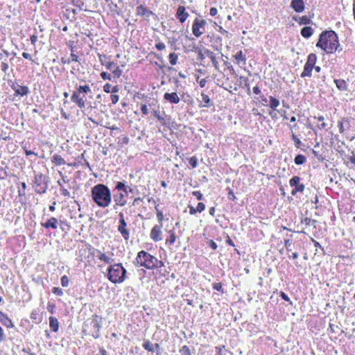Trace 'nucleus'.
<instances>
[{"instance_id": "nucleus-19", "label": "nucleus", "mask_w": 355, "mask_h": 355, "mask_svg": "<svg viewBox=\"0 0 355 355\" xmlns=\"http://www.w3.org/2000/svg\"><path fill=\"white\" fill-rule=\"evenodd\" d=\"M205 53L210 59L211 62L214 65V69H216L217 71H219L220 63L217 59L216 53L213 52V51L209 50V49H205Z\"/></svg>"}, {"instance_id": "nucleus-56", "label": "nucleus", "mask_w": 355, "mask_h": 355, "mask_svg": "<svg viewBox=\"0 0 355 355\" xmlns=\"http://www.w3.org/2000/svg\"><path fill=\"white\" fill-rule=\"evenodd\" d=\"M21 189L18 190L19 196H25L27 184L26 182L21 183Z\"/></svg>"}, {"instance_id": "nucleus-28", "label": "nucleus", "mask_w": 355, "mask_h": 355, "mask_svg": "<svg viewBox=\"0 0 355 355\" xmlns=\"http://www.w3.org/2000/svg\"><path fill=\"white\" fill-rule=\"evenodd\" d=\"M155 215L157 216V219L158 220V224H161L162 227L164 226L163 223L165 220V216L163 214L162 209L160 208L159 204L155 205Z\"/></svg>"}, {"instance_id": "nucleus-22", "label": "nucleus", "mask_w": 355, "mask_h": 355, "mask_svg": "<svg viewBox=\"0 0 355 355\" xmlns=\"http://www.w3.org/2000/svg\"><path fill=\"white\" fill-rule=\"evenodd\" d=\"M96 253V257L99 259V261H103L105 264H110L112 262V259L111 257H109L107 254L103 253V252L100 251V250H94V254Z\"/></svg>"}, {"instance_id": "nucleus-30", "label": "nucleus", "mask_w": 355, "mask_h": 355, "mask_svg": "<svg viewBox=\"0 0 355 355\" xmlns=\"http://www.w3.org/2000/svg\"><path fill=\"white\" fill-rule=\"evenodd\" d=\"M201 98L202 101H200L199 103L200 107H209L211 106L212 103L211 100L210 99V97L207 94L203 93V92L201 93Z\"/></svg>"}, {"instance_id": "nucleus-51", "label": "nucleus", "mask_w": 355, "mask_h": 355, "mask_svg": "<svg viewBox=\"0 0 355 355\" xmlns=\"http://www.w3.org/2000/svg\"><path fill=\"white\" fill-rule=\"evenodd\" d=\"M189 163L191 167H196L198 164V157H191L189 159Z\"/></svg>"}, {"instance_id": "nucleus-5", "label": "nucleus", "mask_w": 355, "mask_h": 355, "mask_svg": "<svg viewBox=\"0 0 355 355\" xmlns=\"http://www.w3.org/2000/svg\"><path fill=\"white\" fill-rule=\"evenodd\" d=\"M107 271V278L113 283L124 282L127 277V270L122 263H110Z\"/></svg>"}, {"instance_id": "nucleus-24", "label": "nucleus", "mask_w": 355, "mask_h": 355, "mask_svg": "<svg viewBox=\"0 0 355 355\" xmlns=\"http://www.w3.org/2000/svg\"><path fill=\"white\" fill-rule=\"evenodd\" d=\"M338 128L339 132L342 135H345V131H347V128H350V119L349 118H343L338 121Z\"/></svg>"}, {"instance_id": "nucleus-63", "label": "nucleus", "mask_w": 355, "mask_h": 355, "mask_svg": "<svg viewBox=\"0 0 355 355\" xmlns=\"http://www.w3.org/2000/svg\"><path fill=\"white\" fill-rule=\"evenodd\" d=\"M1 68L3 72H7V71L9 68V65H8V62H7V60H5V61H3V62H1Z\"/></svg>"}, {"instance_id": "nucleus-3", "label": "nucleus", "mask_w": 355, "mask_h": 355, "mask_svg": "<svg viewBox=\"0 0 355 355\" xmlns=\"http://www.w3.org/2000/svg\"><path fill=\"white\" fill-rule=\"evenodd\" d=\"M134 264L136 266L144 267L146 270H155V268L164 266V262L159 260L157 257H154V255L148 253V252L142 250L138 252L134 260Z\"/></svg>"}, {"instance_id": "nucleus-64", "label": "nucleus", "mask_w": 355, "mask_h": 355, "mask_svg": "<svg viewBox=\"0 0 355 355\" xmlns=\"http://www.w3.org/2000/svg\"><path fill=\"white\" fill-rule=\"evenodd\" d=\"M225 345H220L219 346L216 347V352L218 355H223V349H225Z\"/></svg>"}, {"instance_id": "nucleus-49", "label": "nucleus", "mask_w": 355, "mask_h": 355, "mask_svg": "<svg viewBox=\"0 0 355 355\" xmlns=\"http://www.w3.org/2000/svg\"><path fill=\"white\" fill-rule=\"evenodd\" d=\"M302 223L305 225H313L316 226L317 221L314 219H311V218H304V220H302Z\"/></svg>"}, {"instance_id": "nucleus-38", "label": "nucleus", "mask_w": 355, "mask_h": 355, "mask_svg": "<svg viewBox=\"0 0 355 355\" xmlns=\"http://www.w3.org/2000/svg\"><path fill=\"white\" fill-rule=\"evenodd\" d=\"M30 318L35 323H41L42 320V318L40 316L39 311L37 310H33L31 313Z\"/></svg>"}, {"instance_id": "nucleus-25", "label": "nucleus", "mask_w": 355, "mask_h": 355, "mask_svg": "<svg viewBox=\"0 0 355 355\" xmlns=\"http://www.w3.org/2000/svg\"><path fill=\"white\" fill-rule=\"evenodd\" d=\"M164 99L168 101V103H178L180 101V98L176 92H173L172 93H164Z\"/></svg>"}, {"instance_id": "nucleus-12", "label": "nucleus", "mask_w": 355, "mask_h": 355, "mask_svg": "<svg viewBox=\"0 0 355 355\" xmlns=\"http://www.w3.org/2000/svg\"><path fill=\"white\" fill-rule=\"evenodd\" d=\"M64 224V225H67L68 229H70L71 225H68L67 222L66 221H60L58 222L57 218L55 216H51L49 219H47L45 222H42L41 225L43 226L45 229H58V224Z\"/></svg>"}, {"instance_id": "nucleus-50", "label": "nucleus", "mask_w": 355, "mask_h": 355, "mask_svg": "<svg viewBox=\"0 0 355 355\" xmlns=\"http://www.w3.org/2000/svg\"><path fill=\"white\" fill-rule=\"evenodd\" d=\"M196 80L197 82H198L199 85L201 88H203V87H205L206 83L207 82V78H202V79H200V76H196Z\"/></svg>"}, {"instance_id": "nucleus-45", "label": "nucleus", "mask_w": 355, "mask_h": 355, "mask_svg": "<svg viewBox=\"0 0 355 355\" xmlns=\"http://www.w3.org/2000/svg\"><path fill=\"white\" fill-rule=\"evenodd\" d=\"M155 46L159 51H165L166 48V44L160 40H157Z\"/></svg>"}, {"instance_id": "nucleus-2", "label": "nucleus", "mask_w": 355, "mask_h": 355, "mask_svg": "<svg viewBox=\"0 0 355 355\" xmlns=\"http://www.w3.org/2000/svg\"><path fill=\"white\" fill-rule=\"evenodd\" d=\"M91 196L94 202L98 207H109L112 204V197L110 189L106 184H95L91 190Z\"/></svg>"}, {"instance_id": "nucleus-40", "label": "nucleus", "mask_w": 355, "mask_h": 355, "mask_svg": "<svg viewBox=\"0 0 355 355\" xmlns=\"http://www.w3.org/2000/svg\"><path fill=\"white\" fill-rule=\"evenodd\" d=\"M58 184L60 187V191L61 195L64 196V197H70V191H68L67 188H65L61 180L58 181Z\"/></svg>"}, {"instance_id": "nucleus-34", "label": "nucleus", "mask_w": 355, "mask_h": 355, "mask_svg": "<svg viewBox=\"0 0 355 355\" xmlns=\"http://www.w3.org/2000/svg\"><path fill=\"white\" fill-rule=\"evenodd\" d=\"M288 127L289 128L291 135L293 132H296V130L299 128V125L297 123V118L295 116V115H293V116L290 119V123L288 125Z\"/></svg>"}, {"instance_id": "nucleus-13", "label": "nucleus", "mask_w": 355, "mask_h": 355, "mask_svg": "<svg viewBox=\"0 0 355 355\" xmlns=\"http://www.w3.org/2000/svg\"><path fill=\"white\" fill-rule=\"evenodd\" d=\"M150 237L153 241H161L163 239V225L159 223L153 225L150 232Z\"/></svg>"}, {"instance_id": "nucleus-37", "label": "nucleus", "mask_w": 355, "mask_h": 355, "mask_svg": "<svg viewBox=\"0 0 355 355\" xmlns=\"http://www.w3.org/2000/svg\"><path fill=\"white\" fill-rule=\"evenodd\" d=\"M103 91L109 94V92H119V87L118 85H114V86H112L110 83H106L103 85Z\"/></svg>"}, {"instance_id": "nucleus-10", "label": "nucleus", "mask_w": 355, "mask_h": 355, "mask_svg": "<svg viewBox=\"0 0 355 355\" xmlns=\"http://www.w3.org/2000/svg\"><path fill=\"white\" fill-rule=\"evenodd\" d=\"M118 231L125 240H128L130 236V234L128 229V223L125 219V214L123 211H121V212L119 213Z\"/></svg>"}, {"instance_id": "nucleus-53", "label": "nucleus", "mask_w": 355, "mask_h": 355, "mask_svg": "<svg viewBox=\"0 0 355 355\" xmlns=\"http://www.w3.org/2000/svg\"><path fill=\"white\" fill-rule=\"evenodd\" d=\"M61 284L62 286H68L69 284V278L68 276L64 275L60 278Z\"/></svg>"}, {"instance_id": "nucleus-54", "label": "nucleus", "mask_w": 355, "mask_h": 355, "mask_svg": "<svg viewBox=\"0 0 355 355\" xmlns=\"http://www.w3.org/2000/svg\"><path fill=\"white\" fill-rule=\"evenodd\" d=\"M98 55L99 58V62H101V65L106 66V59L107 58L106 54H101V53H98Z\"/></svg>"}, {"instance_id": "nucleus-47", "label": "nucleus", "mask_w": 355, "mask_h": 355, "mask_svg": "<svg viewBox=\"0 0 355 355\" xmlns=\"http://www.w3.org/2000/svg\"><path fill=\"white\" fill-rule=\"evenodd\" d=\"M143 347L148 352H154L153 344L150 340H145L143 343Z\"/></svg>"}, {"instance_id": "nucleus-58", "label": "nucleus", "mask_w": 355, "mask_h": 355, "mask_svg": "<svg viewBox=\"0 0 355 355\" xmlns=\"http://www.w3.org/2000/svg\"><path fill=\"white\" fill-rule=\"evenodd\" d=\"M110 100L112 103H118L119 100V95H118L117 93H112V94L110 95Z\"/></svg>"}, {"instance_id": "nucleus-17", "label": "nucleus", "mask_w": 355, "mask_h": 355, "mask_svg": "<svg viewBox=\"0 0 355 355\" xmlns=\"http://www.w3.org/2000/svg\"><path fill=\"white\" fill-rule=\"evenodd\" d=\"M232 58L237 65L241 66V67H245L247 58L242 50H239L235 53V54L232 55Z\"/></svg>"}, {"instance_id": "nucleus-46", "label": "nucleus", "mask_w": 355, "mask_h": 355, "mask_svg": "<svg viewBox=\"0 0 355 355\" xmlns=\"http://www.w3.org/2000/svg\"><path fill=\"white\" fill-rule=\"evenodd\" d=\"M153 115L155 116V117H156L157 119H158V120L161 123H162V124H164L165 119H164V116H162V115L161 114L159 110H153Z\"/></svg>"}, {"instance_id": "nucleus-57", "label": "nucleus", "mask_w": 355, "mask_h": 355, "mask_svg": "<svg viewBox=\"0 0 355 355\" xmlns=\"http://www.w3.org/2000/svg\"><path fill=\"white\" fill-rule=\"evenodd\" d=\"M279 295L281 296V297L282 299L286 300V302H288L289 304H293V302L291 300V298L289 297V296H288L287 294H286L285 291H280L279 292Z\"/></svg>"}, {"instance_id": "nucleus-39", "label": "nucleus", "mask_w": 355, "mask_h": 355, "mask_svg": "<svg viewBox=\"0 0 355 355\" xmlns=\"http://www.w3.org/2000/svg\"><path fill=\"white\" fill-rule=\"evenodd\" d=\"M334 83L339 90H347V84L344 79H335Z\"/></svg>"}, {"instance_id": "nucleus-59", "label": "nucleus", "mask_w": 355, "mask_h": 355, "mask_svg": "<svg viewBox=\"0 0 355 355\" xmlns=\"http://www.w3.org/2000/svg\"><path fill=\"white\" fill-rule=\"evenodd\" d=\"M140 109L143 115H148L149 114V108L146 104H141Z\"/></svg>"}, {"instance_id": "nucleus-20", "label": "nucleus", "mask_w": 355, "mask_h": 355, "mask_svg": "<svg viewBox=\"0 0 355 355\" xmlns=\"http://www.w3.org/2000/svg\"><path fill=\"white\" fill-rule=\"evenodd\" d=\"M189 16V12L186 10L184 6H179L176 10V17L179 19L180 22L184 23Z\"/></svg>"}, {"instance_id": "nucleus-8", "label": "nucleus", "mask_w": 355, "mask_h": 355, "mask_svg": "<svg viewBox=\"0 0 355 355\" xmlns=\"http://www.w3.org/2000/svg\"><path fill=\"white\" fill-rule=\"evenodd\" d=\"M317 55L315 53H310L308 55L306 61V64L304 65V69L300 74L302 78H305V76H311L312 71L315 67V64L317 62Z\"/></svg>"}, {"instance_id": "nucleus-43", "label": "nucleus", "mask_w": 355, "mask_h": 355, "mask_svg": "<svg viewBox=\"0 0 355 355\" xmlns=\"http://www.w3.org/2000/svg\"><path fill=\"white\" fill-rule=\"evenodd\" d=\"M291 139L294 142L295 147L300 148L302 146V141L297 132H293L291 135Z\"/></svg>"}, {"instance_id": "nucleus-9", "label": "nucleus", "mask_w": 355, "mask_h": 355, "mask_svg": "<svg viewBox=\"0 0 355 355\" xmlns=\"http://www.w3.org/2000/svg\"><path fill=\"white\" fill-rule=\"evenodd\" d=\"M206 21L205 19L195 18L191 26L192 33L195 37L199 38L205 31Z\"/></svg>"}, {"instance_id": "nucleus-16", "label": "nucleus", "mask_w": 355, "mask_h": 355, "mask_svg": "<svg viewBox=\"0 0 355 355\" xmlns=\"http://www.w3.org/2000/svg\"><path fill=\"white\" fill-rule=\"evenodd\" d=\"M279 105L280 101L278 100L277 97L269 96V107L271 109V110L269 111V115H270L272 119L277 117L276 110Z\"/></svg>"}, {"instance_id": "nucleus-4", "label": "nucleus", "mask_w": 355, "mask_h": 355, "mask_svg": "<svg viewBox=\"0 0 355 355\" xmlns=\"http://www.w3.org/2000/svg\"><path fill=\"white\" fill-rule=\"evenodd\" d=\"M92 89L89 84L75 85V89L71 94V98L80 110H84L88 101L87 95L92 94Z\"/></svg>"}, {"instance_id": "nucleus-23", "label": "nucleus", "mask_w": 355, "mask_h": 355, "mask_svg": "<svg viewBox=\"0 0 355 355\" xmlns=\"http://www.w3.org/2000/svg\"><path fill=\"white\" fill-rule=\"evenodd\" d=\"M136 14L139 16L150 17V16L153 15L154 13L151 10L148 9L146 6H143V4H140V6H137L136 8Z\"/></svg>"}, {"instance_id": "nucleus-18", "label": "nucleus", "mask_w": 355, "mask_h": 355, "mask_svg": "<svg viewBox=\"0 0 355 355\" xmlns=\"http://www.w3.org/2000/svg\"><path fill=\"white\" fill-rule=\"evenodd\" d=\"M105 68L110 69L116 78H120L123 73V70H121L119 65L116 64L113 61H107Z\"/></svg>"}, {"instance_id": "nucleus-62", "label": "nucleus", "mask_w": 355, "mask_h": 355, "mask_svg": "<svg viewBox=\"0 0 355 355\" xmlns=\"http://www.w3.org/2000/svg\"><path fill=\"white\" fill-rule=\"evenodd\" d=\"M205 204L202 203V202H199L198 205L196 206L197 211H199V213H201V211H203V210L205 209Z\"/></svg>"}, {"instance_id": "nucleus-21", "label": "nucleus", "mask_w": 355, "mask_h": 355, "mask_svg": "<svg viewBox=\"0 0 355 355\" xmlns=\"http://www.w3.org/2000/svg\"><path fill=\"white\" fill-rule=\"evenodd\" d=\"M291 7L297 13H301L305 10V3L304 0H291Z\"/></svg>"}, {"instance_id": "nucleus-29", "label": "nucleus", "mask_w": 355, "mask_h": 355, "mask_svg": "<svg viewBox=\"0 0 355 355\" xmlns=\"http://www.w3.org/2000/svg\"><path fill=\"white\" fill-rule=\"evenodd\" d=\"M49 327L53 332L59 331L60 322L55 316H49Z\"/></svg>"}, {"instance_id": "nucleus-31", "label": "nucleus", "mask_w": 355, "mask_h": 355, "mask_svg": "<svg viewBox=\"0 0 355 355\" xmlns=\"http://www.w3.org/2000/svg\"><path fill=\"white\" fill-rule=\"evenodd\" d=\"M313 33H314V29H313L311 26H305L304 28H302L300 31V34L304 38H310Z\"/></svg>"}, {"instance_id": "nucleus-60", "label": "nucleus", "mask_w": 355, "mask_h": 355, "mask_svg": "<svg viewBox=\"0 0 355 355\" xmlns=\"http://www.w3.org/2000/svg\"><path fill=\"white\" fill-rule=\"evenodd\" d=\"M100 76L103 78V80H112V76L106 71H102L100 73Z\"/></svg>"}, {"instance_id": "nucleus-36", "label": "nucleus", "mask_w": 355, "mask_h": 355, "mask_svg": "<svg viewBox=\"0 0 355 355\" xmlns=\"http://www.w3.org/2000/svg\"><path fill=\"white\" fill-rule=\"evenodd\" d=\"M51 162L54 165H64V164H66V161L62 155H60V154H53Z\"/></svg>"}, {"instance_id": "nucleus-48", "label": "nucleus", "mask_w": 355, "mask_h": 355, "mask_svg": "<svg viewBox=\"0 0 355 355\" xmlns=\"http://www.w3.org/2000/svg\"><path fill=\"white\" fill-rule=\"evenodd\" d=\"M180 353L181 355H191V352L187 345H184L181 348H180Z\"/></svg>"}, {"instance_id": "nucleus-33", "label": "nucleus", "mask_w": 355, "mask_h": 355, "mask_svg": "<svg viewBox=\"0 0 355 355\" xmlns=\"http://www.w3.org/2000/svg\"><path fill=\"white\" fill-rule=\"evenodd\" d=\"M115 189H116V190H121L122 191H124L125 193H128V191L129 192L134 191L133 188L128 187V186H126L125 182H116V184L115 185Z\"/></svg>"}, {"instance_id": "nucleus-6", "label": "nucleus", "mask_w": 355, "mask_h": 355, "mask_svg": "<svg viewBox=\"0 0 355 355\" xmlns=\"http://www.w3.org/2000/svg\"><path fill=\"white\" fill-rule=\"evenodd\" d=\"M102 321V316L98 315V314H93L92 317L87 320L84 323L83 332L97 339V338H99L101 336L100 329L101 328Z\"/></svg>"}, {"instance_id": "nucleus-52", "label": "nucleus", "mask_w": 355, "mask_h": 355, "mask_svg": "<svg viewBox=\"0 0 355 355\" xmlns=\"http://www.w3.org/2000/svg\"><path fill=\"white\" fill-rule=\"evenodd\" d=\"M212 287L217 291L224 292V290L223 288V284H221V282H214V284H212Z\"/></svg>"}, {"instance_id": "nucleus-44", "label": "nucleus", "mask_w": 355, "mask_h": 355, "mask_svg": "<svg viewBox=\"0 0 355 355\" xmlns=\"http://www.w3.org/2000/svg\"><path fill=\"white\" fill-rule=\"evenodd\" d=\"M314 119H318V121H320L321 123L318 125V128H320V130H322V128H326L327 126V123L324 122V115H318V116H314Z\"/></svg>"}, {"instance_id": "nucleus-42", "label": "nucleus", "mask_w": 355, "mask_h": 355, "mask_svg": "<svg viewBox=\"0 0 355 355\" xmlns=\"http://www.w3.org/2000/svg\"><path fill=\"white\" fill-rule=\"evenodd\" d=\"M295 163L297 165H301V164L306 163V157L303 154H297L294 159Z\"/></svg>"}, {"instance_id": "nucleus-11", "label": "nucleus", "mask_w": 355, "mask_h": 355, "mask_svg": "<svg viewBox=\"0 0 355 355\" xmlns=\"http://www.w3.org/2000/svg\"><path fill=\"white\" fill-rule=\"evenodd\" d=\"M289 184L291 187H293V189L291 191V195H297V192H303L305 189V184H302L301 178L299 175H294L291 179L289 180Z\"/></svg>"}, {"instance_id": "nucleus-14", "label": "nucleus", "mask_w": 355, "mask_h": 355, "mask_svg": "<svg viewBox=\"0 0 355 355\" xmlns=\"http://www.w3.org/2000/svg\"><path fill=\"white\" fill-rule=\"evenodd\" d=\"M114 209H117L119 207H123L127 204V198H125V193H119L117 195H114Z\"/></svg>"}, {"instance_id": "nucleus-35", "label": "nucleus", "mask_w": 355, "mask_h": 355, "mask_svg": "<svg viewBox=\"0 0 355 355\" xmlns=\"http://www.w3.org/2000/svg\"><path fill=\"white\" fill-rule=\"evenodd\" d=\"M293 19L299 24H310L311 19L309 15H301V17H293Z\"/></svg>"}, {"instance_id": "nucleus-55", "label": "nucleus", "mask_w": 355, "mask_h": 355, "mask_svg": "<svg viewBox=\"0 0 355 355\" xmlns=\"http://www.w3.org/2000/svg\"><path fill=\"white\" fill-rule=\"evenodd\" d=\"M197 52H198V60H205V58L206 57L205 49L204 50H201V49H198L197 50Z\"/></svg>"}, {"instance_id": "nucleus-61", "label": "nucleus", "mask_w": 355, "mask_h": 355, "mask_svg": "<svg viewBox=\"0 0 355 355\" xmlns=\"http://www.w3.org/2000/svg\"><path fill=\"white\" fill-rule=\"evenodd\" d=\"M53 293L57 295H62L64 292L60 287H53L52 289Z\"/></svg>"}, {"instance_id": "nucleus-15", "label": "nucleus", "mask_w": 355, "mask_h": 355, "mask_svg": "<svg viewBox=\"0 0 355 355\" xmlns=\"http://www.w3.org/2000/svg\"><path fill=\"white\" fill-rule=\"evenodd\" d=\"M11 87L15 91V94L17 96H26V94H28L29 92L28 86H24V85H19L17 81L12 83Z\"/></svg>"}, {"instance_id": "nucleus-41", "label": "nucleus", "mask_w": 355, "mask_h": 355, "mask_svg": "<svg viewBox=\"0 0 355 355\" xmlns=\"http://www.w3.org/2000/svg\"><path fill=\"white\" fill-rule=\"evenodd\" d=\"M168 59L171 65H176L178 62V54L175 52L170 53L168 54Z\"/></svg>"}, {"instance_id": "nucleus-1", "label": "nucleus", "mask_w": 355, "mask_h": 355, "mask_svg": "<svg viewBox=\"0 0 355 355\" xmlns=\"http://www.w3.org/2000/svg\"><path fill=\"white\" fill-rule=\"evenodd\" d=\"M340 46L339 37L335 31H323L319 35L315 46L327 53H334Z\"/></svg>"}, {"instance_id": "nucleus-26", "label": "nucleus", "mask_w": 355, "mask_h": 355, "mask_svg": "<svg viewBox=\"0 0 355 355\" xmlns=\"http://www.w3.org/2000/svg\"><path fill=\"white\" fill-rule=\"evenodd\" d=\"M0 322L6 327H13L14 323L12 319L8 314L4 313L2 311H0Z\"/></svg>"}, {"instance_id": "nucleus-27", "label": "nucleus", "mask_w": 355, "mask_h": 355, "mask_svg": "<svg viewBox=\"0 0 355 355\" xmlns=\"http://www.w3.org/2000/svg\"><path fill=\"white\" fill-rule=\"evenodd\" d=\"M177 241L176 232L173 229L168 230V235L165 239V244L168 245H174L175 242Z\"/></svg>"}, {"instance_id": "nucleus-7", "label": "nucleus", "mask_w": 355, "mask_h": 355, "mask_svg": "<svg viewBox=\"0 0 355 355\" xmlns=\"http://www.w3.org/2000/svg\"><path fill=\"white\" fill-rule=\"evenodd\" d=\"M33 188L37 193H44L48 189V182L45 175L38 173L34 176Z\"/></svg>"}, {"instance_id": "nucleus-32", "label": "nucleus", "mask_w": 355, "mask_h": 355, "mask_svg": "<svg viewBox=\"0 0 355 355\" xmlns=\"http://www.w3.org/2000/svg\"><path fill=\"white\" fill-rule=\"evenodd\" d=\"M72 62H79V57L77 54H75L74 50L71 53V57L66 59V58H61V63L62 64H71Z\"/></svg>"}]
</instances>
